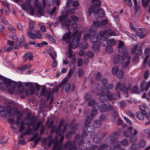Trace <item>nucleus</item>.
<instances>
[{
    "mask_svg": "<svg viewBox=\"0 0 150 150\" xmlns=\"http://www.w3.org/2000/svg\"><path fill=\"white\" fill-rule=\"evenodd\" d=\"M91 119L89 117H88L87 119L86 120L84 123V125L85 126H88L91 123Z\"/></svg>",
    "mask_w": 150,
    "mask_h": 150,
    "instance_id": "6e6d98bb",
    "label": "nucleus"
},
{
    "mask_svg": "<svg viewBox=\"0 0 150 150\" xmlns=\"http://www.w3.org/2000/svg\"><path fill=\"white\" fill-rule=\"evenodd\" d=\"M71 29L74 32L71 34V37L73 40L71 42V45L74 46V48L77 47L79 42L81 38V33H79L77 30V25L76 23H72L71 25Z\"/></svg>",
    "mask_w": 150,
    "mask_h": 150,
    "instance_id": "f257e3e1",
    "label": "nucleus"
},
{
    "mask_svg": "<svg viewBox=\"0 0 150 150\" xmlns=\"http://www.w3.org/2000/svg\"><path fill=\"white\" fill-rule=\"evenodd\" d=\"M97 149L98 150H113L112 148L109 146H108L105 144H102L100 146L97 147Z\"/></svg>",
    "mask_w": 150,
    "mask_h": 150,
    "instance_id": "f3484780",
    "label": "nucleus"
},
{
    "mask_svg": "<svg viewBox=\"0 0 150 150\" xmlns=\"http://www.w3.org/2000/svg\"><path fill=\"white\" fill-rule=\"evenodd\" d=\"M101 82L102 84L104 86V88H105V89H103L102 87H101L100 89L101 91L102 92L104 93L106 91V88H107L106 84L108 83V81L106 79L104 78L102 79Z\"/></svg>",
    "mask_w": 150,
    "mask_h": 150,
    "instance_id": "aec40b11",
    "label": "nucleus"
},
{
    "mask_svg": "<svg viewBox=\"0 0 150 150\" xmlns=\"http://www.w3.org/2000/svg\"><path fill=\"white\" fill-rule=\"evenodd\" d=\"M78 126V125L77 124L74 125L72 128V131L69 132L66 134L65 138L67 139H69L70 138L71 134H73L74 133L75 130L76 129Z\"/></svg>",
    "mask_w": 150,
    "mask_h": 150,
    "instance_id": "a211bd4d",
    "label": "nucleus"
},
{
    "mask_svg": "<svg viewBox=\"0 0 150 150\" xmlns=\"http://www.w3.org/2000/svg\"><path fill=\"white\" fill-rule=\"evenodd\" d=\"M138 130L136 129H134L132 126L129 127L128 129L125 130L123 132L124 136L126 137H129L132 136H135L137 135Z\"/></svg>",
    "mask_w": 150,
    "mask_h": 150,
    "instance_id": "7ed1b4c3",
    "label": "nucleus"
},
{
    "mask_svg": "<svg viewBox=\"0 0 150 150\" xmlns=\"http://www.w3.org/2000/svg\"><path fill=\"white\" fill-rule=\"evenodd\" d=\"M88 12L89 16H90L91 14L93 13L94 14H97L98 17L99 18L103 17L105 16V13L101 9H98L96 7H91L88 9Z\"/></svg>",
    "mask_w": 150,
    "mask_h": 150,
    "instance_id": "f03ea898",
    "label": "nucleus"
},
{
    "mask_svg": "<svg viewBox=\"0 0 150 150\" xmlns=\"http://www.w3.org/2000/svg\"><path fill=\"white\" fill-rule=\"evenodd\" d=\"M107 97L108 98V100H116L117 97L115 96V95L114 96L113 93L111 92L108 93L106 95Z\"/></svg>",
    "mask_w": 150,
    "mask_h": 150,
    "instance_id": "5701e85b",
    "label": "nucleus"
},
{
    "mask_svg": "<svg viewBox=\"0 0 150 150\" xmlns=\"http://www.w3.org/2000/svg\"><path fill=\"white\" fill-rule=\"evenodd\" d=\"M80 147H78L75 144H73L71 140L67 141L64 144V146H63L62 150L68 148L69 150H78V148Z\"/></svg>",
    "mask_w": 150,
    "mask_h": 150,
    "instance_id": "0eeeda50",
    "label": "nucleus"
},
{
    "mask_svg": "<svg viewBox=\"0 0 150 150\" xmlns=\"http://www.w3.org/2000/svg\"><path fill=\"white\" fill-rule=\"evenodd\" d=\"M25 135H26V134L25 133V132L22 133L21 134L19 141L18 142V143L19 144L23 145L24 143V140L23 139V136Z\"/></svg>",
    "mask_w": 150,
    "mask_h": 150,
    "instance_id": "2f4dec72",
    "label": "nucleus"
},
{
    "mask_svg": "<svg viewBox=\"0 0 150 150\" xmlns=\"http://www.w3.org/2000/svg\"><path fill=\"white\" fill-rule=\"evenodd\" d=\"M23 57L24 61H26L27 59H28L29 61H31L33 59L34 56L32 52H29L25 53L23 56Z\"/></svg>",
    "mask_w": 150,
    "mask_h": 150,
    "instance_id": "2eb2a0df",
    "label": "nucleus"
},
{
    "mask_svg": "<svg viewBox=\"0 0 150 150\" xmlns=\"http://www.w3.org/2000/svg\"><path fill=\"white\" fill-rule=\"evenodd\" d=\"M48 92L47 89H46L45 87L43 86L42 87L41 89L40 94L41 96H43L45 97L47 96Z\"/></svg>",
    "mask_w": 150,
    "mask_h": 150,
    "instance_id": "393cba45",
    "label": "nucleus"
},
{
    "mask_svg": "<svg viewBox=\"0 0 150 150\" xmlns=\"http://www.w3.org/2000/svg\"><path fill=\"white\" fill-rule=\"evenodd\" d=\"M142 1L143 6L145 7L148 6L150 0H142Z\"/></svg>",
    "mask_w": 150,
    "mask_h": 150,
    "instance_id": "c03bdc74",
    "label": "nucleus"
},
{
    "mask_svg": "<svg viewBox=\"0 0 150 150\" xmlns=\"http://www.w3.org/2000/svg\"><path fill=\"white\" fill-rule=\"evenodd\" d=\"M101 22L98 21H96L93 22V25L96 26V27H100L101 26Z\"/></svg>",
    "mask_w": 150,
    "mask_h": 150,
    "instance_id": "bf43d9fd",
    "label": "nucleus"
},
{
    "mask_svg": "<svg viewBox=\"0 0 150 150\" xmlns=\"http://www.w3.org/2000/svg\"><path fill=\"white\" fill-rule=\"evenodd\" d=\"M118 103L120 108L122 109L124 108L126 105V103L123 101H120L118 102Z\"/></svg>",
    "mask_w": 150,
    "mask_h": 150,
    "instance_id": "5fc2aeb1",
    "label": "nucleus"
},
{
    "mask_svg": "<svg viewBox=\"0 0 150 150\" xmlns=\"http://www.w3.org/2000/svg\"><path fill=\"white\" fill-rule=\"evenodd\" d=\"M78 73V76L79 77H81L83 75V73H84L83 71V70L81 68H80L79 69Z\"/></svg>",
    "mask_w": 150,
    "mask_h": 150,
    "instance_id": "680f3d73",
    "label": "nucleus"
},
{
    "mask_svg": "<svg viewBox=\"0 0 150 150\" xmlns=\"http://www.w3.org/2000/svg\"><path fill=\"white\" fill-rule=\"evenodd\" d=\"M24 130V122L23 121H21L18 130L19 132H21L23 131Z\"/></svg>",
    "mask_w": 150,
    "mask_h": 150,
    "instance_id": "8fccbe9b",
    "label": "nucleus"
},
{
    "mask_svg": "<svg viewBox=\"0 0 150 150\" xmlns=\"http://www.w3.org/2000/svg\"><path fill=\"white\" fill-rule=\"evenodd\" d=\"M72 52L71 50H69L66 53V54L68 57L70 58L72 57Z\"/></svg>",
    "mask_w": 150,
    "mask_h": 150,
    "instance_id": "69168bd1",
    "label": "nucleus"
},
{
    "mask_svg": "<svg viewBox=\"0 0 150 150\" xmlns=\"http://www.w3.org/2000/svg\"><path fill=\"white\" fill-rule=\"evenodd\" d=\"M119 142L117 141H115L113 142H112L110 144L111 145L114 147L113 149H114L117 147H118V146L119 145Z\"/></svg>",
    "mask_w": 150,
    "mask_h": 150,
    "instance_id": "a19ab883",
    "label": "nucleus"
},
{
    "mask_svg": "<svg viewBox=\"0 0 150 150\" xmlns=\"http://www.w3.org/2000/svg\"><path fill=\"white\" fill-rule=\"evenodd\" d=\"M93 108L96 110L100 109V110L102 112H104L107 110V107L106 105L105 104H102L101 105L99 106L97 104H95L93 106Z\"/></svg>",
    "mask_w": 150,
    "mask_h": 150,
    "instance_id": "f8f14e48",
    "label": "nucleus"
},
{
    "mask_svg": "<svg viewBox=\"0 0 150 150\" xmlns=\"http://www.w3.org/2000/svg\"><path fill=\"white\" fill-rule=\"evenodd\" d=\"M105 51L108 53H111L113 51L112 47L111 46H107L106 47Z\"/></svg>",
    "mask_w": 150,
    "mask_h": 150,
    "instance_id": "a18cd8bd",
    "label": "nucleus"
},
{
    "mask_svg": "<svg viewBox=\"0 0 150 150\" xmlns=\"http://www.w3.org/2000/svg\"><path fill=\"white\" fill-rule=\"evenodd\" d=\"M84 97L85 100H88L91 98V96L89 93H86L84 94Z\"/></svg>",
    "mask_w": 150,
    "mask_h": 150,
    "instance_id": "e2e57ef3",
    "label": "nucleus"
},
{
    "mask_svg": "<svg viewBox=\"0 0 150 150\" xmlns=\"http://www.w3.org/2000/svg\"><path fill=\"white\" fill-rule=\"evenodd\" d=\"M64 124V119H61L59 122V127H57V128L56 129L55 134L57 135V134L59 135V136L61 135L62 134L64 133V132H65L66 131L67 125H65L64 126L63 130V131L61 129V128L63 125Z\"/></svg>",
    "mask_w": 150,
    "mask_h": 150,
    "instance_id": "423d86ee",
    "label": "nucleus"
},
{
    "mask_svg": "<svg viewBox=\"0 0 150 150\" xmlns=\"http://www.w3.org/2000/svg\"><path fill=\"white\" fill-rule=\"evenodd\" d=\"M119 134L116 132H114L111 134L110 136V139L111 140H115L118 139Z\"/></svg>",
    "mask_w": 150,
    "mask_h": 150,
    "instance_id": "cd10ccee",
    "label": "nucleus"
},
{
    "mask_svg": "<svg viewBox=\"0 0 150 150\" xmlns=\"http://www.w3.org/2000/svg\"><path fill=\"white\" fill-rule=\"evenodd\" d=\"M126 55V56H127V60L126 61L125 63L124 64V66L125 67H127L128 66L129 64L130 63V61L131 58V57L130 56H128V53L127 52H125L124 55Z\"/></svg>",
    "mask_w": 150,
    "mask_h": 150,
    "instance_id": "c85d7f7f",
    "label": "nucleus"
},
{
    "mask_svg": "<svg viewBox=\"0 0 150 150\" xmlns=\"http://www.w3.org/2000/svg\"><path fill=\"white\" fill-rule=\"evenodd\" d=\"M123 75L124 73L121 70L118 71L117 73V76L119 78H121L123 77Z\"/></svg>",
    "mask_w": 150,
    "mask_h": 150,
    "instance_id": "3c124183",
    "label": "nucleus"
},
{
    "mask_svg": "<svg viewBox=\"0 0 150 150\" xmlns=\"http://www.w3.org/2000/svg\"><path fill=\"white\" fill-rule=\"evenodd\" d=\"M6 84L8 88V92L10 93H12L17 85V83L10 79H8Z\"/></svg>",
    "mask_w": 150,
    "mask_h": 150,
    "instance_id": "39448f33",
    "label": "nucleus"
},
{
    "mask_svg": "<svg viewBox=\"0 0 150 150\" xmlns=\"http://www.w3.org/2000/svg\"><path fill=\"white\" fill-rule=\"evenodd\" d=\"M64 133L61 135L59 136H61V138L59 140V141H56L54 142V146L52 148L53 150H62L63 146L62 142L63 140L64 139V136L63 135Z\"/></svg>",
    "mask_w": 150,
    "mask_h": 150,
    "instance_id": "1a4fd4ad",
    "label": "nucleus"
},
{
    "mask_svg": "<svg viewBox=\"0 0 150 150\" xmlns=\"http://www.w3.org/2000/svg\"><path fill=\"white\" fill-rule=\"evenodd\" d=\"M35 34L34 36L35 38V39L37 38L38 39H41L42 37L41 36L40 31L39 30H35Z\"/></svg>",
    "mask_w": 150,
    "mask_h": 150,
    "instance_id": "473e14b6",
    "label": "nucleus"
},
{
    "mask_svg": "<svg viewBox=\"0 0 150 150\" xmlns=\"http://www.w3.org/2000/svg\"><path fill=\"white\" fill-rule=\"evenodd\" d=\"M121 144L123 146H126L128 144V142L127 139H125L120 142Z\"/></svg>",
    "mask_w": 150,
    "mask_h": 150,
    "instance_id": "09e8293b",
    "label": "nucleus"
},
{
    "mask_svg": "<svg viewBox=\"0 0 150 150\" xmlns=\"http://www.w3.org/2000/svg\"><path fill=\"white\" fill-rule=\"evenodd\" d=\"M99 39L98 36L95 34H91L89 38L90 41L93 44L98 43Z\"/></svg>",
    "mask_w": 150,
    "mask_h": 150,
    "instance_id": "4468645a",
    "label": "nucleus"
},
{
    "mask_svg": "<svg viewBox=\"0 0 150 150\" xmlns=\"http://www.w3.org/2000/svg\"><path fill=\"white\" fill-rule=\"evenodd\" d=\"M133 1L134 5L135 10L136 11H137L139 8V6L137 4V0H133Z\"/></svg>",
    "mask_w": 150,
    "mask_h": 150,
    "instance_id": "0e129e2a",
    "label": "nucleus"
},
{
    "mask_svg": "<svg viewBox=\"0 0 150 150\" xmlns=\"http://www.w3.org/2000/svg\"><path fill=\"white\" fill-rule=\"evenodd\" d=\"M136 115L137 117L140 120H143L144 119V116L142 112H137L136 113Z\"/></svg>",
    "mask_w": 150,
    "mask_h": 150,
    "instance_id": "e433bc0d",
    "label": "nucleus"
},
{
    "mask_svg": "<svg viewBox=\"0 0 150 150\" xmlns=\"http://www.w3.org/2000/svg\"><path fill=\"white\" fill-rule=\"evenodd\" d=\"M71 20L73 22V23H76L78 20V17L76 15H73L71 16Z\"/></svg>",
    "mask_w": 150,
    "mask_h": 150,
    "instance_id": "13d9d810",
    "label": "nucleus"
},
{
    "mask_svg": "<svg viewBox=\"0 0 150 150\" xmlns=\"http://www.w3.org/2000/svg\"><path fill=\"white\" fill-rule=\"evenodd\" d=\"M136 34L137 36H139L141 38H143L146 35V31L143 28H140L137 29L135 31Z\"/></svg>",
    "mask_w": 150,
    "mask_h": 150,
    "instance_id": "9b49d317",
    "label": "nucleus"
},
{
    "mask_svg": "<svg viewBox=\"0 0 150 150\" xmlns=\"http://www.w3.org/2000/svg\"><path fill=\"white\" fill-rule=\"evenodd\" d=\"M25 42V38L23 36L21 35L20 38L19 42V46L20 47H23L24 44Z\"/></svg>",
    "mask_w": 150,
    "mask_h": 150,
    "instance_id": "72a5a7b5",
    "label": "nucleus"
},
{
    "mask_svg": "<svg viewBox=\"0 0 150 150\" xmlns=\"http://www.w3.org/2000/svg\"><path fill=\"white\" fill-rule=\"evenodd\" d=\"M34 93V91L33 88L27 89L25 91V94L26 96H29L33 95Z\"/></svg>",
    "mask_w": 150,
    "mask_h": 150,
    "instance_id": "c9c22d12",
    "label": "nucleus"
},
{
    "mask_svg": "<svg viewBox=\"0 0 150 150\" xmlns=\"http://www.w3.org/2000/svg\"><path fill=\"white\" fill-rule=\"evenodd\" d=\"M71 23V20L70 18H66L64 19V23H62V25L63 26L69 27Z\"/></svg>",
    "mask_w": 150,
    "mask_h": 150,
    "instance_id": "b1692460",
    "label": "nucleus"
},
{
    "mask_svg": "<svg viewBox=\"0 0 150 150\" xmlns=\"http://www.w3.org/2000/svg\"><path fill=\"white\" fill-rule=\"evenodd\" d=\"M64 87L65 90L66 92H68L70 89V84L69 83L67 82L66 83Z\"/></svg>",
    "mask_w": 150,
    "mask_h": 150,
    "instance_id": "37998d69",
    "label": "nucleus"
},
{
    "mask_svg": "<svg viewBox=\"0 0 150 150\" xmlns=\"http://www.w3.org/2000/svg\"><path fill=\"white\" fill-rule=\"evenodd\" d=\"M144 133L148 136V137L150 136V130L149 129H144Z\"/></svg>",
    "mask_w": 150,
    "mask_h": 150,
    "instance_id": "774afa93",
    "label": "nucleus"
},
{
    "mask_svg": "<svg viewBox=\"0 0 150 150\" xmlns=\"http://www.w3.org/2000/svg\"><path fill=\"white\" fill-rule=\"evenodd\" d=\"M95 104H97L98 105V103L96 102L95 100L94 99H91V100L88 103V105L89 106H91L93 105V106Z\"/></svg>",
    "mask_w": 150,
    "mask_h": 150,
    "instance_id": "864d4df0",
    "label": "nucleus"
},
{
    "mask_svg": "<svg viewBox=\"0 0 150 150\" xmlns=\"http://www.w3.org/2000/svg\"><path fill=\"white\" fill-rule=\"evenodd\" d=\"M2 4L5 7V9L6 11H10V6L7 3L3 1Z\"/></svg>",
    "mask_w": 150,
    "mask_h": 150,
    "instance_id": "79ce46f5",
    "label": "nucleus"
},
{
    "mask_svg": "<svg viewBox=\"0 0 150 150\" xmlns=\"http://www.w3.org/2000/svg\"><path fill=\"white\" fill-rule=\"evenodd\" d=\"M99 100L100 102L104 103L107 102L108 100L106 96L104 94H102L100 96Z\"/></svg>",
    "mask_w": 150,
    "mask_h": 150,
    "instance_id": "f704fd0d",
    "label": "nucleus"
},
{
    "mask_svg": "<svg viewBox=\"0 0 150 150\" xmlns=\"http://www.w3.org/2000/svg\"><path fill=\"white\" fill-rule=\"evenodd\" d=\"M121 58V56L119 54H117L113 58V62L115 64H116Z\"/></svg>",
    "mask_w": 150,
    "mask_h": 150,
    "instance_id": "7c9ffc66",
    "label": "nucleus"
},
{
    "mask_svg": "<svg viewBox=\"0 0 150 150\" xmlns=\"http://www.w3.org/2000/svg\"><path fill=\"white\" fill-rule=\"evenodd\" d=\"M102 124V122L101 121L99 120H96L93 123V125L95 128H98L100 127Z\"/></svg>",
    "mask_w": 150,
    "mask_h": 150,
    "instance_id": "c756f323",
    "label": "nucleus"
},
{
    "mask_svg": "<svg viewBox=\"0 0 150 150\" xmlns=\"http://www.w3.org/2000/svg\"><path fill=\"white\" fill-rule=\"evenodd\" d=\"M92 48L94 52H98L99 51V45L98 43H94L92 45Z\"/></svg>",
    "mask_w": 150,
    "mask_h": 150,
    "instance_id": "a878e982",
    "label": "nucleus"
},
{
    "mask_svg": "<svg viewBox=\"0 0 150 150\" xmlns=\"http://www.w3.org/2000/svg\"><path fill=\"white\" fill-rule=\"evenodd\" d=\"M8 79L0 75V84H6Z\"/></svg>",
    "mask_w": 150,
    "mask_h": 150,
    "instance_id": "4c0bfd02",
    "label": "nucleus"
},
{
    "mask_svg": "<svg viewBox=\"0 0 150 150\" xmlns=\"http://www.w3.org/2000/svg\"><path fill=\"white\" fill-rule=\"evenodd\" d=\"M118 71V68L116 66H113L112 68V73L113 75L117 74Z\"/></svg>",
    "mask_w": 150,
    "mask_h": 150,
    "instance_id": "49530a36",
    "label": "nucleus"
},
{
    "mask_svg": "<svg viewBox=\"0 0 150 150\" xmlns=\"http://www.w3.org/2000/svg\"><path fill=\"white\" fill-rule=\"evenodd\" d=\"M129 86L128 87L124 83H117L116 86V90L118 88L121 91H123L124 93L127 94L128 93V89Z\"/></svg>",
    "mask_w": 150,
    "mask_h": 150,
    "instance_id": "6e6552de",
    "label": "nucleus"
},
{
    "mask_svg": "<svg viewBox=\"0 0 150 150\" xmlns=\"http://www.w3.org/2000/svg\"><path fill=\"white\" fill-rule=\"evenodd\" d=\"M67 81L66 79H64L58 86H56L54 88V91L57 92L59 88L61 87H63V86L64 85Z\"/></svg>",
    "mask_w": 150,
    "mask_h": 150,
    "instance_id": "4be33fe9",
    "label": "nucleus"
},
{
    "mask_svg": "<svg viewBox=\"0 0 150 150\" xmlns=\"http://www.w3.org/2000/svg\"><path fill=\"white\" fill-rule=\"evenodd\" d=\"M0 115L1 116L4 117H5L7 116V114L4 108V110H2L0 111Z\"/></svg>",
    "mask_w": 150,
    "mask_h": 150,
    "instance_id": "4d7b16f0",
    "label": "nucleus"
},
{
    "mask_svg": "<svg viewBox=\"0 0 150 150\" xmlns=\"http://www.w3.org/2000/svg\"><path fill=\"white\" fill-rule=\"evenodd\" d=\"M146 142L144 139L140 140L139 143V146L140 148H144L146 146Z\"/></svg>",
    "mask_w": 150,
    "mask_h": 150,
    "instance_id": "ea45409f",
    "label": "nucleus"
},
{
    "mask_svg": "<svg viewBox=\"0 0 150 150\" xmlns=\"http://www.w3.org/2000/svg\"><path fill=\"white\" fill-rule=\"evenodd\" d=\"M31 30H27L26 34L28 37L33 39H35L34 34L31 32Z\"/></svg>",
    "mask_w": 150,
    "mask_h": 150,
    "instance_id": "58836bf2",
    "label": "nucleus"
},
{
    "mask_svg": "<svg viewBox=\"0 0 150 150\" xmlns=\"http://www.w3.org/2000/svg\"><path fill=\"white\" fill-rule=\"evenodd\" d=\"M117 48L120 53L124 52L126 49L124 45V43L121 41H120L119 43L117 46Z\"/></svg>",
    "mask_w": 150,
    "mask_h": 150,
    "instance_id": "dca6fc26",
    "label": "nucleus"
},
{
    "mask_svg": "<svg viewBox=\"0 0 150 150\" xmlns=\"http://www.w3.org/2000/svg\"><path fill=\"white\" fill-rule=\"evenodd\" d=\"M71 32L69 31L67 33H65L62 37L63 41L65 43H69L71 42L70 35Z\"/></svg>",
    "mask_w": 150,
    "mask_h": 150,
    "instance_id": "ddd939ff",
    "label": "nucleus"
},
{
    "mask_svg": "<svg viewBox=\"0 0 150 150\" xmlns=\"http://www.w3.org/2000/svg\"><path fill=\"white\" fill-rule=\"evenodd\" d=\"M35 122L36 121L35 119H33L31 121V124L33 125V129L35 130H38L40 126V122H39L37 125L36 126H35Z\"/></svg>",
    "mask_w": 150,
    "mask_h": 150,
    "instance_id": "412c9836",
    "label": "nucleus"
},
{
    "mask_svg": "<svg viewBox=\"0 0 150 150\" xmlns=\"http://www.w3.org/2000/svg\"><path fill=\"white\" fill-rule=\"evenodd\" d=\"M101 139V137H98V135H95L93 139V141L96 144H98L100 143Z\"/></svg>",
    "mask_w": 150,
    "mask_h": 150,
    "instance_id": "bb28decb",
    "label": "nucleus"
},
{
    "mask_svg": "<svg viewBox=\"0 0 150 150\" xmlns=\"http://www.w3.org/2000/svg\"><path fill=\"white\" fill-rule=\"evenodd\" d=\"M150 87V81L147 82H145L143 80L140 83V89L141 91H143L144 90L147 91Z\"/></svg>",
    "mask_w": 150,
    "mask_h": 150,
    "instance_id": "9d476101",
    "label": "nucleus"
},
{
    "mask_svg": "<svg viewBox=\"0 0 150 150\" xmlns=\"http://www.w3.org/2000/svg\"><path fill=\"white\" fill-rule=\"evenodd\" d=\"M100 41L98 42L99 44L103 46H105L108 44V38L105 37H102L99 39Z\"/></svg>",
    "mask_w": 150,
    "mask_h": 150,
    "instance_id": "6ab92c4d",
    "label": "nucleus"
},
{
    "mask_svg": "<svg viewBox=\"0 0 150 150\" xmlns=\"http://www.w3.org/2000/svg\"><path fill=\"white\" fill-rule=\"evenodd\" d=\"M107 33V32L106 30H100L99 31L98 34L99 36L101 37L105 35Z\"/></svg>",
    "mask_w": 150,
    "mask_h": 150,
    "instance_id": "052dcab7",
    "label": "nucleus"
},
{
    "mask_svg": "<svg viewBox=\"0 0 150 150\" xmlns=\"http://www.w3.org/2000/svg\"><path fill=\"white\" fill-rule=\"evenodd\" d=\"M116 107H117L116 106H114L113 105H110L107 108V110H108L110 111L113 110H116L115 109H114V108H116Z\"/></svg>",
    "mask_w": 150,
    "mask_h": 150,
    "instance_id": "de8ad7c7",
    "label": "nucleus"
},
{
    "mask_svg": "<svg viewBox=\"0 0 150 150\" xmlns=\"http://www.w3.org/2000/svg\"><path fill=\"white\" fill-rule=\"evenodd\" d=\"M141 50L137 45H135L131 50V53L134 54V57L132 59L133 61H137L139 59V56L142 54Z\"/></svg>",
    "mask_w": 150,
    "mask_h": 150,
    "instance_id": "20e7f679",
    "label": "nucleus"
},
{
    "mask_svg": "<svg viewBox=\"0 0 150 150\" xmlns=\"http://www.w3.org/2000/svg\"><path fill=\"white\" fill-rule=\"evenodd\" d=\"M125 33L129 37L132 38L133 40H134V39L136 38V37L135 36L133 35L132 34L129 33L128 32H126Z\"/></svg>",
    "mask_w": 150,
    "mask_h": 150,
    "instance_id": "338daca9",
    "label": "nucleus"
},
{
    "mask_svg": "<svg viewBox=\"0 0 150 150\" xmlns=\"http://www.w3.org/2000/svg\"><path fill=\"white\" fill-rule=\"evenodd\" d=\"M97 30V28L96 26L93 25L89 30V32L91 33H94L96 32Z\"/></svg>",
    "mask_w": 150,
    "mask_h": 150,
    "instance_id": "603ef678",
    "label": "nucleus"
}]
</instances>
